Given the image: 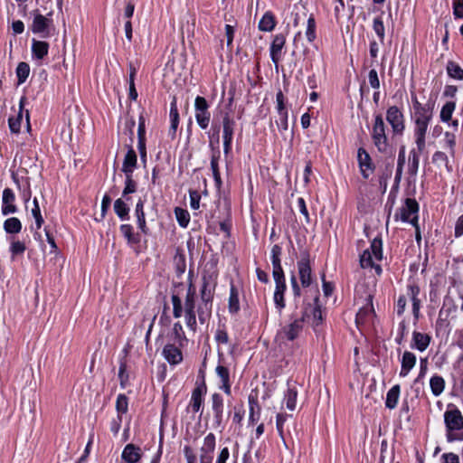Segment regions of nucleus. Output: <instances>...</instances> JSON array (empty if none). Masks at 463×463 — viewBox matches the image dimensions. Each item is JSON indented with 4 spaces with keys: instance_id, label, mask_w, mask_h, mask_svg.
Returning <instances> with one entry per match:
<instances>
[{
    "instance_id": "nucleus-1",
    "label": "nucleus",
    "mask_w": 463,
    "mask_h": 463,
    "mask_svg": "<svg viewBox=\"0 0 463 463\" xmlns=\"http://www.w3.org/2000/svg\"><path fill=\"white\" fill-rule=\"evenodd\" d=\"M214 288L213 276L203 274L198 300L196 287L191 284L186 290L184 304L179 294L173 293L171 296L173 317L180 318L184 315L187 328L195 333L197 331L196 317L201 325L207 324L212 317Z\"/></svg>"
},
{
    "instance_id": "nucleus-2",
    "label": "nucleus",
    "mask_w": 463,
    "mask_h": 463,
    "mask_svg": "<svg viewBox=\"0 0 463 463\" xmlns=\"http://www.w3.org/2000/svg\"><path fill=\"white\" fill-rule=\"evenodd\" d=\"M412 109L411 118L415 124V143L420 152L425 149V138L429 124L433 117L434 101L428 100L422 104L416 95H411Z\"/></svg>"
},
{
    "instance_id": "nucleus-3",
    "label": "nucleus",
    "mask_w": 463,
    "mask_h": 463,
    "mask_svg": "<svg viewBox=\"0 0 463 463\" xmlns=\"http://www.w3.org/2000/svg\"><path fill=\"white\" fill-rule=\"evenodd\" d=\"M222 128L223 129V148L226 159L229 156V151L232 143V126L228 113H225L222 121L216 117L213 118L212 122L211 129L209 131V142L213 149L219 147L220 145V134Z\"/></svg>"
},
{
    "instance_id": "nucleus-4",
    "label": "nucleus",
    "mask_w": 463,
    "mask_h": 463,
    "mask_svg": "<svg viewBox=\"0 0 463 463\" xmlns=\"http://www.w3.org/2000/svg\"><path fill=\"white\" fill-rule=\"evenodd\" d=\"M443 417L447 441L463 440V415L461 411L450 403L448 405Z\"/></svg>"
},
{
    "instance_id": "nucleus-5",
    "label": "nucleus",
    "mask_w": 463,
    "mask_h": 463,
    "mask_svg": "<svg viewBox=\"0 0 463 463\" xmlns=\"http://www.w3.org/2000/svg\"><path fill=\"white\" fill-rule=\"evenodd\" d=\"M27 103L26 96L23 95L19 100V109L15 115L10 116L8 118V127L12 134H19L21 132V126L24 116L26 121V129L28 132L31 131L30 123V112L28 109L24 110V107Z\"/></svg>"
},
{
    "instance_id": "nucleus-6",
    "label": "nucleus",
    "mask_w": 463,
    "mask_h": 463,
    "mask_svg": "<svg viewBox=\"0 0 463 463\" xmlns=\"http://www.w3.org/2000/svg\"><path fill=\"white\" fill-rule=\"evenodd\" d=\"M372 138L374 146L380 153H388L390 146L385 133V124L383 116L378 114L374 117V123L373 126Z\"/></svg>"
},
{
    "instance_id": "nucleus-7",
    "label": "nucleus",
    "mask_w": 463,
    "mask_h": 463,
    "mask_svg": "<svg viewBox=\"0 0 463 463\" xmlns=\"http://www.w3.org/2000/svg\"><path fill=\"white\" fill-rule=\"evenodd\" d=\"M32 14L33 15V19L30 25V30L43 38L50 37L51 27L53 23L52 19L42 14L38 9L33 10Z\"/></svg>"
},
{
    "instance_id": "nucleus-8",
    "label": "nucleus",
    "mask_w": 463,
    "mask_h": 463,
    "mask_svg": "<svg viewBox=\"0 0 463 463\" xmlns=\"http://www.w3.org/2000/svg\"><path fill=\"white\" fill-rule=\"evenodd\" d=\"M298 276L303 288L312 285V269L310 266V255L307 250H301L300 260L298 261Z\"/></svg>"
},
{
    "instance_id": "nucleus-9",
    "label": "nucleus",
    "mask_w": 463,
    "mask_h": 463,
    "mask_svg": "<svg viewBox=\"0 0 463 463\" xmlns=\"http://www.w3.org/2000/svg\"><path fill=\"white\" fill-rule=\"evenodd\" d=\"M386 120L392 127L393 135L402 136L405 129V118L397 106H391L386 111Z\"/></svg>"
},
{
    "instance_id": "nucleus-10",
    "label": "nucleus",
    "mask_w": 463,
    "mask_h": 463,
    "mask_svg": "<svg viewBox=\"0 0 463 463\" xmlns=\"http://www.w3.org/2000/svg\"><path fill=\"white\" fill-rule=\"evenodd\" d=\"M210 105L206 99L202 96H197L194 100L195 119L198 126L202 129H206L209 126L211 119V113L209 111Z\"/></svg>"
},
{
    "instance_id": "nucleus-11",
    "label": "nucleus",
    "mask_w": 463,
    "mask_h": 463,
    "mask_svg": "<svg viewBox=\"0 0 463 463\" xmlns=\"http://www.w3.org/2000/svg\"><path fill=\"white\" fill-rule=\"evenodd\" d=\"M187 345H179L176 343H167L162 350V355L170 365L180 364L184 360L183 349Z\"/></svg>"
},
{
    "instance_id": "nucleus-12",
    "label": "nucleus",
    "mask_w": 463,
    "mask_h": 463,
    "mask_svg": "<svg viewBox=\"0 0 463 463\" xmlns=\"http://www.w3.org/2000/svg\"><path fill=\"white\" fill-rule=\"evenodd\" d=\"M357 161L363 178L368 179L370 175L373 173L375 165L364 147H359L357 151Z\"/></svg>"
},
{
    "instance_id": "nucleus-13",
    "label": "nucleus",
    "mask_w": 463,
    "mask_h": 463,
    "mask_svg": "<svg viewBox=\"0 0 463 463\" xmlns=\"http://www.w3.org/2000/svg\"><path fill=\"white\" fill-rule=\"evenodd\" d=\"M208 350L205 349L204 356L201 361L198 367V376H205L207 373V366L211 364L212 367H214V370L218 376H229V369L222 365L220 362L215 364L214 359L210 361V357L207 355Z\"/></svg>"
},
{
    "instance_id": "nucleus-14",
    "label": "nucleus",
    "mask_w": 463,
    "mask_h": 463,
    "mask_svg": "<svg viewBox=\"0 0 463 463\" xmlns=\"http://www.w3.org/2000/svg\"><path fill=\"white\" fill-rule=\"evenodd\" d=\"M286 44V35L284 33H277L273 37V41L269 48V55L272 62L278 68L279 62L282 58V50Z\"/></svg>"
},
{
    "instance_id": "nucleus-15",
    "label": "nucleus",
    "mask_w": 463,
    "mask_h": 463,
    "mask_svg": "<svg viewBox=\"0 0 463 463\" xmlns=\"http://www.w3.org/2000/svg\"><path fill=\"white\" fill-rule=\"evenodd\" d=\"M419 203L414 198H406L404 204L399 209V212L395 213V220L401 219L403 222H409L410 217L418 213Z\"/></svg>"
},
{
    "instance_id": "nucleus-16",
    "label": "nucleus",
    "mask_w": 463,
    "mask_h": 463,
    "mask_svg": "<svg viewBox=\"0 0 463 463\" xmlns=\"http://www.w3.org/2000/svg\"><path fill=\"white\" fill-rule=\"evenodd\" d=\"M170 127L168 129V137L174 140L176 137V132L180 122L179 110L177 107V99L175 96L172 98L169 111Z\"/></svg>"
},
{
    "instance_id": "nucleus-17",
    "label": "nucleus",
    "mask_w": 463,
    "mask_h": 463,
    "mask_svg": "<svg viewBox=\"0 0 463 463\" xmlns=\"http://www.w3.org/2000/svg\"><path fill=\"white\" fill-rule=\"evenodd\" d=\"M420 292V288L417 283L412 282L407 285V296L412 302V314L415 323L420 318V309L421 303L420 299L419 298Z\"/></svg>"
},
{
    "instance_id": "nucleus-18",
    "label": "nucleus",
    "mask_w": 463,
    "mask_h": 463,
    "mask_svg": "<svg viewBox=\"0 0 463 463\" xmlns=\"http://www.w3.org/2000/svg\"><path fill=\"white\" fill-rule=\"evenodd\" d=\"M216 231L218 235L222 234L223 239L226 240L222 241V253L223 256H229L230 249L228 247V241L232 234V221L229 218L219 221L216 226Z\"/></svg>"
},
{
    "instance_id": "nucleus-19",
    "label": "nucleus",
    "mask_w": 463,
    "mask_h": 463,
    "mask_svg": "<svg viewBox=\"0 0 463 463\" xmlns=\"http://www.w3.org/2000/svg\"><path fill=\"white\" fill-rule=\"evenodd\" d=\"M206 392V385L204 383V378H202L201 383L196 382V387L194 389L192 392V397L190 401V407L194 412H198L201 409V406L203 402V393Z\"/></svg>"
},
{
    "instance_id": "nucleus-20",
    "label": "nucleus",
    "mask_w": 463,
    "mask_h": 463,
    "mask_svg": "<svg viewBox=\"0 0 463 463\" xmlns=\"http://www.w3.org/2000/svg\"><path fill=\"white\" fill-rule=\"evenodd\" d=\"M143 456L141 448L133 443L125 446L121 453V458L126 463H138Z\"/></svg>"
},
{
    "instance_id": "nucleus-21",
    "label": "nucleus",
    "mask_w": 463,
    "mask_h": 463,
    "mask_svg": "<svg viewBox=\"0 0 463 463\" xmlns=\"http://www.w3.org/2000/svg\"><path fill=\"white\" fill-rule=\"evenodd\" d=\"M15 194L11 188H5L2 196V214L9 215L17 212V206L14 204Z\"/></svg>"
},
{
    "instance_id": "nucleus-22",
    "label": "nucleus",
    "mask_w": 463,
    "mask_h": 463,
    "mask_svg": "<svg viewBox=\"0 0 463 463\" xmlns=\"http://www.w3.org/2000/svg\"><path fill=\"white\" fill-rule=\"evenodd\" d=\"M307 317V308L305 309L300 318L295 319L292 323L284 328V334L288 340L293 341L302 331L303 323Z\"/></svg>"
},
{
    "instance_id": "nucleus-23",
    "label": "nucleus",
    "mask_w": 463,
    "mask_h": 463,
    "mask_svg": "<svg viewBox=\"0 0 463 463\" xmlns=\"http://www.w3.org/2000/svg\"><path fill=\"white\" fill-rule=\"evenodd\" d=\"M119 232L126 239L127 243L130 247H135L140 244L141 235L139 232H135L134 227L129 223L121 224Z\"/></svg>"
},
{
    "instance_id": "nucleus-24",
    "label": "nucleus",
    "mask_w": 463,
    "mask_h": 463,
    "mask_svg": "<svg viewBox=\"0 0 463 463\" xmlns=\"http://www.w3.org/2000/svg\"><path fill=\"white\" fill-rule=\"evenodd\" d=\"M144 204V201L142 199H138L135 207V216L137 218V225L140 232L144 235H148L149 228L146 224Z\"/></svg>"
},
{
    "instance_id": "nucleus-25",
    "label": "nucleus",
    "mask_w": 463,
    "mask_h": 463,
    "mask_svg": "<svg viewBox=\"0 0 463 463\" xmlns=\"http://www.w3.org/2000/svg\"><path fill=\"white\" fill-rule=\"evenodd\" d=\"M137 167V156L134 148L131 146H129L123 160L121 171L124 173V175H133Z\"/></svg>"
},
{
    "instance_id": "nucleus-26",
    "label": "nucleus",
    "mask_w": 463,
    "mask_h": 463,
    "mask_svg": "<svg viewBox=\"0 0 463 463\" xmlns=\"http://www.w3.org/2000/svg\"><path fill=\"white\" fill-rule=\"evenodd\" d=\"M50 45L45 41H40L36 39L32 40V57L33 59L42 61L48 55Z\"/></svg>"
},
{
    "instance_id": "nucleus-27",
    "label": "nucleus",
    "mask_w": 463,
    "mask_h": 463,
    "mask_svg": "<svg viewBox=\"0 0 463 463\" xmlns=\"http://www.w3.org/2000/svg\"><path fill=\"white\" fill-rule=\"evenodd\" d=\"M173 264L176 276L178 278L182 277L186 270V257L184 250L181 247L175 249Z\"/></svg>"
},
{
    "instance_id": "nucleus-28",
    "label": "nucleus",
    "mask_w": 463,
    "mask_h": 463,
    "mask_svg": "<svg viewBox=\"0 0 463 463\" xmlns=\"http://www.w3.org/2000/svg\"><path fill=\"white\" fill-rule=\"evenodd\" d=\"M431 337L428 334L414 331L412 334L411 348L420 352L425 351L430 345Z\"/></svg>"
},
{
    "instance_id": "nucleus-29",
    "label": "nucleus",
    "mask_w": 463,
    "mask_h": 463,
    "mask_svg": "<svg viewBox=\"0 0 463 463\" xmlns=\"http://www.w3.org/2000/svg\"><path fill=\"white\" fill-rule=\"evenodd\" d=\"M298 392L297 382L288 381L285 401L287 408L290 411H294L296 408Z\"/></svg>"
},
{
    "instance_id": "nucleus-30",
    "label": "nucleus",
    "mask_w": 463,
    "mask_h": 463,
    "mask_svg": "<svg viewBox=\"0 0 463 463\" xmlns=\"http://www.w3.org/2000/svg\"><path fill=\"white\" fill-rule=\"evenodd\" d=\"M172 343L179 344V345H188L189 340L180 321L174 324L171 333Z\"/></svg>"
},
{
    "instance_id": "nucleus-31",
    "label": "nucleus",
    "mask_w": 463,
    "mask_h": 463,
    "mask_svg": "<svg viewBox=\"0 0 463 463\" xmlns=\"http://www.w3.org/2000/svg\"><path fill=\"white\" fill-rule=\"evenodd\" d=\"M12 179L16 184L21 197L24 200V203H27L32 196L30 179L26 177L24 183L21 184L17 175L14 172L12 173Z\"/></svg>"
},
{
    "instance_id": "nucleus-32",
    "label": "nucleus",
    "mask_w": 463,
    "mask_h": 463,
    "mask_svg": "<svg viewBox=\"0 0 463 463\" xmlns=\"http://www.w3.org/2000/svg\"><path fill=\"white\" fill-rule=\"evenodd\" d=\"M250 420L254 422L260 418V407L258 403L257 391H252L249 395Z\"/></svg>"
},
{
    "instance_id": "nucleus-33",
    "label": "nucleus",
    "mask_w": 463,
    "mask_h": 463,
    "mask_svg": "<svg viewBox=\"0 0 463 463\" xmlns=\"http://www.w3.org/2000/svg\"><path fill=\"white\" fill-rule=\"evenodd\" d=\"M114 212L116 215L121 220V221H128L129 220V212L130 209L125 200L122 198H118L114 202Z\"/></svg>"
},
{
    "instance_id": "nucleus-34",
    "label": "nucleus",
    "mask_w": 463,
    "mask_h": 463,
    "mask_svg": "<svg viewBox=\"0 0 463 463\" xmlns=\"http://www.w3.org/2000/svg\"><path fill=\"white\" fill-rule=\"evenodd\" d=\"M416 356L413 353L405 351L402 358V369L400 376H405L415 365Z\"/></svg>"
},
{
    "instance_id": "nucleus-35",
    "label": "nucleus",
    "mask_w": 463,
    "mask_h": 463,
    "mask_svg": "<svg viewBox=\"0 0 463 463\" xmlns=\"http://www.w3.org/2000/svg\"><path fill=\"white\" fill-rule=\"evenodd\" d=\"M421 152L419 149H411L409 155V164H408V174L411 177H415L418 173L419 165H420V154Z\"/></svg>"
},
{
    "instance_id": "nucleus-36",
    "label": "nucleus",
    "mask_w": 463,
    "mask_h": 463,
    "mask_svg": "<svg viewBox=\"0 0 463 463\" xmlns=\"http://www.w3.org/2000/svg\"><path fill=\"white\" fill-rule=\"evenodd\" d=\"M400 385L395 384L393 385L387 392L386 394V400H385V406L386 408L392 410L396 408L399 397H400Z\"/></svg>"
},
{
    "instance_id": "nucleus-37",
    "label": "nucleus",
    "mask_w": 463,
    "mask_h": 463,
    "mask_svg": "<svg viewBox=\"0 0 463 463\" xmlns=\"http://www.w3.org/2000/svg\"><path fill=\"white\" fill-rule=\"evenodd\" d=\"M276 18L271 12H266L259 23V29L262 32H271L276 26Z\"/></svg>"
},
{
    "instance_id": "nucleus-38",
    "label": "nucleus",
    "mask_w": 463,
    "mask_h": 463,
    "mask_svg": "<svg viewBox=\"0 0 463 463\" xmlns=\"http://www.w3.org/2000/svg\"><path fill=\"white\" fill-rule=\"evenodd\" d=\"M323 315L321 310V306L319 305V295L317 290V295L314 298V307L312 308V326L313 327H317L323 323Z\"/></svg>"
},
{
    "instance_id": "nucleus-39",
    "label": "nucleus",
    "mask_w": 463,
    "mask_h": 463,
    "mask_svg": "<svg viewBox=\"0 0 463 463\" xmlns=\"http://www.w3.org/2000/svg\"><path fill=\"white\" fill-rule=\"evenodd\" d=\"M22 222L17 217L7 218L4 222V230L8 234H17L22 231Z\"/></svg>"
},
{
    "instance_id": "nucleus-40",
    "label": "nucleus",
    "mask_w": 463,
    "mask_h": 463,
    "mask_svg": "<svg viewBox=\"0 0 463 463\" xmlns=\"http://www.w3.org/2000/svg\"><path fill=\"white\" fill-rule=\"evenodd\" d=\"M125 187L122 192V197L125 198L126 201H129L131 198L128 196L131 194H134L137 190V183L134 180L133 175H125Z\"/></svg>"
},
{
    "instance_id": "nucleus-41",
    "label": "nucleus",
    "mask_w": 463,
    "mask_h": 463,
    "mask_svg": "<svg viewBox=\"0 0 463 463\" xmlns=\"http://www.w3.org/2000/svg\"><path fill=\"white\" fill-rule=\"evenodd\" d=\"M17 85H22L27 80L30 74V66L27 62L21 61L18 63L16 70Z\"/></svg>"
},
{
    "instance_id": "nucleus-42",
    "label": "nucleus",
    "mask_w": 463,
    "mask_h": 463,
    "mask_svg": "<svg viewBox=\"0 0 463 463\" xmlns=\"http://www.w3.org/2000/svg\"><path fill=\"white\" fill-rule=\"evenodd\" d=\"M11 260H14L17 256H23L26 250V245L24 241L12 240L9 248Z\"/></svg>"
},
{
    "instance_id": "nucleus-43",
    "label": "nucleus",
    "mask_w": 463,
    "mask_h": 463,
    "mask_svg": "<svg viewBox=\"0 0 463 463\" xmlns=\"http://www.w3.org/2000/svg\"><path fill=\"white\" fill-rule=\"evenodd\" d=\"M175 215L180 227L186 228L190 222V213L181 207L175 208Z\"/></svg>"
},
{
    "instance_id": "nucleus-44",
    "label": "nucleus",
    "mask_w": 463,
    "mask_h": 463,
    "mask_svg": "<svg viewBox=\"0 0 463 463\" xmlns=\"http://www.w3.org/2000/svg\"><path fill=\"white\" fill-rule=\"evenodd\" d=\"M447 72L450 78L463 80V69L457 62L449 61L447 64Z\"/></svg>"
},
{
    "instance_id": "nucleus-45",
    "label": "nucleus",
    "mask_w": 463,
    "mask_h": 463,
    "mask_svg": "<svg viewBox=\"0 0 463 463\" xmlns=\"http://www.w3.org/2000/svg\"><path fill=\"white\" fill-rule=\"evenodd\" d=\"M117 415L122 416L128 411V398L124 393H119L116 400Z\"/></svg>"
},
{
    "instance_id": "nucleus-46",
    "label": "nucleus",
    "mask_w": 463,
    "mask_h": 463,
    "mask_svg": "<svg viewBox=\"0 0 463 463\" xmlns=\"http://www.w3.org/2000/svg\"><path fill=\"white\" fill-rule=\"evenodd\" d=\"M456 108L455 101H448L446 102L440 110V119L443 122H449L451 119L453 111Z\"/></svg>"
},
{
    "instance_id": "nucleus-47",
    "label": "nucleus",
    "mask_w": 463,
    "mask_h": 463,
    "mask_svg": "<svg viewBox=\"0 0 463 463\" xmlns=\"http://www.w3.org/2000/svg\"><path fill=\"white\" fill-rule=\"evenodd\" d=\"M370 251L372 255L377 260H381L383 259V241L380 237L374 238L370 246Z\"/></svg>"
},
{
    "instance_id": "nucleus-48",
    "label": "nucleus",
    "mask_w": 463,
    "mask_h": 463,
    "mask_svg": "<svg viewBox=\"0 0 463 463\" xmlns=\"http://www.w3.org/2000/svg\"><path fill=\"white\" fill-rule=\"evenodd\" d=\"M317 23L313 14L307 19V30H306V37L309 43H313L317 38Z\"/></svg>"
},
{
    "instance_id": "nucleus-49",
    "label": "nucleus",
    "mask_w": 463,
    "mask_h": 463,
    "mask_svg": "<svg viewBox=\"0 0 463 463\" xmlns=\"http://www.w3.org/2000/svg\"><path fill=\"white\" fill-rule=\"evenodd\" d=\"M215 448V437L213 433H209L203 439V445L201 453L213 455Z\"/></svg>"
},
{
    "instance_id": "nucleus-50",
    "label": "nucleus",
    "mask_w": 463,
    "mask_h": 463,
    "mask_svg": "<svg viewBox=\"0 0 463 463\" xmlns=\"http://www.w3.org/2000/svg\"><path fill=\"white\" fill-rule=\"evenodd\" d=\"M146 111L144 109H142V110L138 116L137 140L146 139Z\"/></svg>"
},
{
    "instance_id": "nucleus-51",
    "label": "nucleus",
    "mask_w": 463,
    "mask_h": 463,
    "mask_svg": "<svg viewBox=\"0 0 463 463\" xmlns=\"http://www.w3.org/2000/svg\"><path fill=\"white\" fill-rule=\"evenodd\" d=\"M435 329L437 334L443 333V334H449L450 331V322L449 319H446L445 317H441L440 314L439 313L438 319L435 324Z\"/></svg>"
},
{
    "instance_id": "nucleus-52",
    "label": "nucleus",
    "mask_w": 463,
    "mask_h": 463,
    "mask_svg": "<svg viewBox=\"0 0 463 463\" xmlns=\"http://www.w3.org/2000/svg\"><path fill=\"white\" fill-rule=\"evenodd\" d=\"M373 28L381 43H383L385 36V29L381 16H377L373 19Z\"/></svg>"
},
{
    "instance_id": "nucleus-53",
    "label": "nucleus",
    "mask_w": 463,
    "mask_h": 463,
    "mask_svg": "<svg viewBox=\"0 0 463 463\" xmlns=\"http://www.w3.org/2000/svg\"><path fill=\"white\" fill-rule=\"evenodd\" d=\"M457 305L454 303V301L451 298H446L443 302L442 307L439 311V313L441 315L450 316L452 313H455L457 311Z\"/></svg>"
},
{
    "instance_id": "nucleus-54",
    "label": "nucleus",
    "mask_w": 463,
    "mask_h": 463,
    "mask_svg": "<svg viewBox=\"0 0 463 463\" xmlns=\"http://www.w3.org/2000/svg\"><path fill=\"white\" fill-rule=\"evenodd\" d=\"M430 384L432 393L435 396L439 395L443 392L445 386L443 378H430Z\"/></svg>"
},
{
    "instance_id": "nucleus-55",
    "label": "nucleus",
    "mask_w": 463,
    "mask_h": 463,
    "mask_svg": "<svg viewBox=\"0 0 463 463\" xmlns=\"http://www.w3.org/2000/svg\"><path fill=\"white\" fill-rule=\"evenodd\" d=\"M213 410L216 418H219L222 413L223 401L222 397L218 393L213 395Z\"/></svg>"
},
{
    "instance_id": "nucleus-56",
    "label": "nucleus",
    "mask_w": 463,
    "mask_h": 463,
    "mask_svg": "<svg viewBox=\"0 0 463 463\" xmlns=\"http://www.w3.org/2000/svg\"><path fill=\"white\" fill-rule=\"evenodd\" d=\"M215 341L218 345H227L229 343V335L227 330L225 329V326H219L214 335Z\"/></svg>"
},
{
    "instance_id": "nucleus-57",
    "label": "nucleus",
    "mask_w": 463,
    "mask_h": 463,
    "mask_svg": "<svg viewBox=\"0 0 463 463\" xmlns=\"http://www.w3.org/2000/svg\"><path fill=\"white\" fill-rule=\"evenodd\" d=\"M373 255L370 251V250H365L364 252L360 255V265L363 269L369 268L370 266H373Z\"/></svg>"
},
{
    "instance_id": "nucleus-58",
    "label": "nucleus",
    "mask_w": 463,
    "mask_h": 463,
    "mask_svg": "<svg viewBox=\"0 0 463 463\" xmlns=\"http://www.w3.org/2000/svg\"><path fill=\"white\" fill-rule=\"evenodd\" d=\"M432 162L438 166L444 165L448 167V156L444 152L437 151L432 156Z\"/></svg>"
},
{
    "instance_id": "nucleus-59",
    "label": "nucleus",
    "mask_w": 463,
    "mask_h": 463,
    "mask_svg": "<svg viewBox=\"0 0 463 463\" xmlns=\"http://www.w3.org/2000/svg\"><path fill=\"white\" fill-rule=\"evenodd\" d=\"M406 335H407V326H406L405 320L403 319L402 321L400 322V324L398 326V332H397V335L395 337V342L398 345H401L402 343V341L404 340V337Z\"/></svg>"
},
{
    "instance_id": "nucleus-60",
    "label": "nucleus",
    "mask_w": 463,
    "mask_h": 463,
    "mask_svg": "<svg viewBox=\"0 0 463 463\" xmlns=\"http://www.w3.org/2000/svg\"><path fill=\"white\" fill-rule=\"evenodd\" d=\"M277 111L278 114L288 112L285 106V97L283 92L279 90L276 94Z\"/></svg>"
},
{
    "instance_id": "nucleus-61",
    "label": "nucleus",
    "mask_w": 463,
    "mask_h": 463,
    "mask_svg": "<svg viewBox=\"0 0 463 463\" xmlns=\"http://www.w3.org/2000/svg\"><path fill=\"white\" fill-rule=\"evenodd\" d=\"M190 196V206L194 210H197L200 207L201 195L197 191L191 190L189 192Z\"/></svg>"
},
{
    "instance_id": "nucleus-62",
    "label": "nucleus",
    "mask_w": 463,
    "mask_h": 463,
    "mask_svg": "<svg viewBox=\"0 0 463 463\" xmlns=\"http://www.w3.org/2000/svg\"><path fill=\"white\" fill-rule=\"evenodd\" d=\"M452 5L455 18H463V0H453Z\"/></svg>"
},
{
    "instance_id": "nucleus-63",
    "label": "nucleus",
    "mask_w": 463,
    "mask_h": 463,
    "mask_svg": "<svg viewBox=\"0 0 463 463\" xmlns=\"http://www.w3.org/2000/svg\"><path fill=\"white\" fill-rule=\"evenodd\" d=\"M368 80L373 89L378 90L380 88V80L376 70L372 69L368 74Z\"/></svg>"
},
{
    "instance_id": "nucleus-64",
    "label": "nucleus",
    "mask_w": 463,
    "mask_h": 463,
    "mask_svg": "<svg viewBox=\"0 0 463 463\" xmlns=\"http://www.w3.org/2000/svg\"><path fill=\"white\" fill-rule=\"evenodd\" d=\"M123 417L117 415L110 422V431L114 436H117L120 430Z\"/></svg>"
}]
</instances>
